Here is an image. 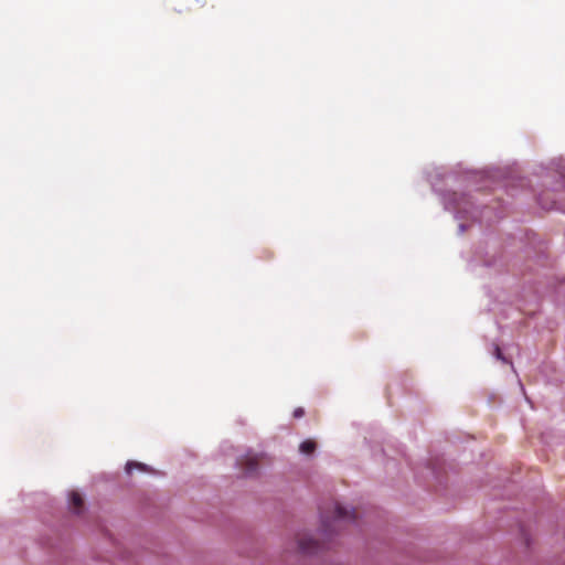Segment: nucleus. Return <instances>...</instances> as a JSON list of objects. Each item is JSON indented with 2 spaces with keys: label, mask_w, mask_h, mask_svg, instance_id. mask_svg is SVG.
Returning a JSON list of instances; mask_svg holds the SVG:
<instances>
[{
  "label": "nucleus",
  "mask_w": 565,
  "mask_h": 565,
  "mask_svg": "<svg viewBox=\"0 0 565 565\" xmlns=\"http://www.w3.org/2000/svg\"><path fill=\"white\" fill-rule=\"evenodd\" d=\"M443 202H444V205H445L446 209H449L450 206H457L458 205L457 201L450 200L449 195H446V194L443 196Z\"/></svg>",
  "instance_id": "obj_7"
},
{
  "label": "nucleus",
  "mask_w": 565,
  "mask_h": 565,
  "mask_svg": "<svg viewBox=\"0 0 565 565\" xmlns=\"http://www.w3.org/2000/svg\"><path fill=\"white\" fill-rule=\"evenodd\" d=\"M298 548L302 553H312L317 548V543L310 536L303 535L298 539Z\"/></svg>",
  "instance_id": "obj_3"
},
{
  "label": "nucleus",
  "mask_w": 565,
  "mask_h": 565,
  "mask_svg": "<svg viewBox=\"0 0 565 565\" xmlns=\"http://www.w3.org/2000/svg\"><path fill=\"white\" fill-rule=\"evenodd\" d=\"M125 469H126V472L128 475H130L134 469H138V470H141V471H148L149 470L148 466H146L145 463H141V462H137V461H128L126 463Z\"/></svg>",
  "instance_id": "obj_6"
},
{
  "label": "nucleus",
  "mask_w": 565,
  "mask_h": 565,
  "mask_svg": "<svg viewBox=\"0 0 565 565\" xmlns=\"http://www.w3.org/2000/svg\"><path fill=\"white\" fill-rule=\"evenodd\" d=\"M305 415V409L302 407H298L294 411V416L296 418H300Z\"/></svg>",
  "instance_id": "obj_9"
},
{
  "label": "nucleus",
  "mask_w": 565,
  "mask_h": 565,
  "mask_svg": "<svg viewBox=\"0 0 565 565\" xmlns=\"http://www.w3.org/2000/svg\"><path fill=\"white\" fill-rule=\"evenodd\" d=\"M236 465L241 467L246 465L244 476L249 477L257 471V456L248 452L245 455L244 459L237 460Z\"/></svg>",
  "instance_id": "obj_2"
},
{
  "label": "nucleus",
  "mask_w": 565,
  "mask_h": 565,
  "mask_svg": "<svg viewBox=\"0 0 565 565\" xmlns=\"http://www.w3.org/2000/svg\"><path fill=\"white\" fill-rule=\"evenodd\" d=\"M355 520V511L352 507L341 505L337 503L334 505L333 513V522L342 523V522H354Z\"/></svg>",
  "instance_id": "obj_1"
},
{
  "label": "nucleus",
  "mask_w": 565,
  "mask_h": 565,
  "mask_svg": "<svg viewBox=\"0 0 565 565\" xmlns=\"http://www.w3.org/2000/svg\"><path fill=\"white\" fill-rule=\"evenodd\" d=\"M68 507L74 514H79L84 507V501L79 493L72 492L68 497Z\"/></svg>",
  "instance_id": "obj_4"
},
{
  "label": "nucleus",
  "mask_w": 565,
  "mask_h": 565,
  "mask_svg": "<svg viewBox=\"0 0 565 565\" xmlns=\"http://www.w3.org/2000/svg\"><path fill=\"white\" fill-rule=\"evenodd\" d=\"M465 230H466L465 225L460 224V225H459V232H460V233H463V232H465Z\"/></svg>",
  "instance_id": "obj_10"
},
{
  "label": "nucleus",
  "mask_w": 565,
  "mask_h": 565,
  "mask_svg": "<svg viewBox=\"0 0 565 565\" xmlns=\"http://www.w3.org/2000/svg\"><path fill=\"white\" fill-rule=\"evenodd\" d=\"M316 450V443L311 439H306L299 445V451L302 455L309 456Z\"/></svg>",
  "instance_id": "obj_5"
},
{
  "label": "nucleus",
  "mask_w": 565,
  "mask_h": 565,
  "mask_svg": "<svg viewBox=\"0 0 565 565\" xmlns=\"http://www.w3.org/2000/svg\"><path fill=\"white\" fill-rule=\"evenodd\" d=\"M494 355L498 360H501L502 362L507 361L498 345L494 347Z\"/></svg>",
  "instance_id": "obj_8"
}]
</instances>
